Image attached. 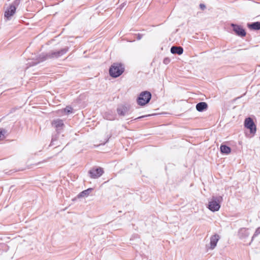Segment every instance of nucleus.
Returning <instances> with one entry per match:
<instances>
[{"instance_id":"f257e3e1","label":"nucleus","mask_w":260,"mask_h":260,"mask_svg":"<svg viewBox=\"0 0 260 260\" xmlns=\"http://www.w3.org/2000/svg\"><path fill=\"white\" fill-rule=\"evenodd\" d=\"M124 71L122 64L120 63H113L109 69V74L112 77L116 78L120 76Z\"/></svg>"},{"instance_id":"f03ea898","label":"nucleus","mask_w":260,"mask_h":260,"mask_svg":"<svg viewBox=\"0 0 260 260\" xmlns=\"http://www.w3.org/2000/svg\"><path fill=\"white\" fill-rule=\"evenodd\" d=\"M151 98V94L150 92L145 91L142 92L137 99V103L140 106H145L149 103Z\"/></svg>"},{"instance_id":"7ed1b4c3","label":"nucleus","mask_w":260,"mask_h":260,"mask_svg":"<svg viewBox=\"0 0 260 260\" xmlns=\"http://www.w3.org/2000/svg\"><path fill=\"white\" fill-rule=\"evenodd\" d=\"M244 126L249 129L251 136H253L256 132V126L250 117L246 118L244 121Z\"/></svg>"},{"instance_id":"20e7f679","label":"nucleus","mask_w":260,"mask_h":260,"mask_svg":"<svg viewBox=\"0 0 260 260\" xmlns=\"http://www.w3.org/2000/svg\"><path fill=\"white\" fill-rule=\"evenodd\" d=\"M104 172L103 169L99 167L92 168L89 171V173L91 178L95 179L101 177L103 174Z\"/></svg>"},{"instance_id":"39448f33","label":"nucleus","mask_w":260,"mask_h":260,"mask_svg":"<svg viewBox=\"0 0 260 260\" xmlns=\"http://www.w3.org/2000/svg\"><path fill=\"white\" fill-rule=\"evenodd\" d=\"M220 202L219 200H216L215 199H212L209 202L208 208L213 212L218 211L220 207Z\"/></svg>"},{"instance_id":"423d86ee","label":"nucleus","mask_w":260,"mask_h":260,"mask_svg":"<svg viewBox=\"0 0 260 260\" xmlns=\"http://www.w3.org/2000/svg\"><path fill=\"white\" fill-rule=\"evenodd\" d=\"M231 25L233 27V30L237 35L241 37H243L246 36V32L242 26L234 24H232Z\"/></svg>"},{"instance_id":"0eeeda50","label":"nucleus","mask_w":260,"mask_h":260,"mask_svg":"<svg viewBox=\"0 0 260 260\" xmlns=\"http://www.w3.org/2000/svg\"><path fill=\"white\" fill-rule=\"evenodd\" d=\"M16 7L14 5H10L9 8L7 9L5 12L4 16L7 19H10L11 17L13 16L16 12Z\"/></svg>"},{"instance_id":"6e6552de","label":"nucleus","mask_w":260,"mask_h":260,"mask_svg":"<svg viewBox=\"0 0 260 260\" xmlns=\"http://www.w3.org/2000/svg\"><path fill=\"white\" fill-rule=\"evenodd\" d=\"M219 239V236L217 234H215L210 238V247L212 249H214Z\"/></svg>"},{"instance_id":"1a4fd4ad","label":"nucleus","mask_w":260,"mask_h":260,"mask_svg":"<svg viewBox=\"0 0 260 260\" xmlns=\"http://www.w3.org/2000/svg\"><path fill=\"white\" fill-rule=\"evenodd\" d=\"M208 108V105L205 102H200L197 104L196 109L199 112L205 110Z\"/></svg>"},{"instance_id":"9d476101","label":"nucleus","mask_w":260,"mask_h":260,"mask_svg":"<svg viewBox=\"0 0 260 260\" xmlns=\"http://www.w3.org/2000/svg\"><path fill=\"white\" fill-rule=\"evenodd\" d=\"M171 52L173 54L181 55L183 52V49L181 47L173 46L171 49Z\"/></svg>"},{"instance_id":"9b49d317","label":"nucleus","mask_w":260,"mask_h":260,"mask_svg":"<svg viewBox=\"0 0 260 260\" xmlns=\"http://www.w3.org/2000/svg\"><path fill=\"white\" fill-rule=\"evenodd\" d=\"M118 114L120 116H124L127 111V108L125 106H121L117 108Z\"/></svg>"},{"instance_id":"f8f14e48","label":"nucleus","mask_w":260,"mask_h":260,"mask_svg":"<svg viewBox=\"0 0 260 260\" xmlns=\"http://www.w3.org/2000/svg\"><path fill=\"white\" fill-rule=\"evenodd\" d=\"M249 28L254 30L260 29V22H256L248 25Z\"/></svg>"},{"instance_id":"ddd939ff","label":"nucleus","mask_w":260,"mask_h":260,"mask_svg":"<svg viewBox=\"0 0 260 260\" xmlns=\"http://www.w3.org/2000/svg\"><path fill=\"white\" fill-rule=\"evenodd\" d=\"M220 148L222 153L229 154L231 151L230 147L226 145H221Z\"/></svg>"},{"instance_id":"4468645a","label":"nucleus","mask_w":260,"mask_h":260,"mask_svg":"<svg viewBox=\"0 0 260 260\" xmlns=\"http://www.w3.org/2000/svg\"><path fill=\"white\" fill-rule=\"evenodd\" d=\"M52 124L56 128L61 127L63 125L62 120L60 119H57L56 120H54L52 122Z\"/></svg>"},{"instance_id":"2eb2a0df","label":"nucleus","mask_w":260,"mask_h":260,"mask_svg":"<svg viewBox=\"0 0 260 260\" xmlns=\"http://www.w3.org/2000/svg\"><path fill=\"white\" fill-rule=\"evenodd\" d=\"M92 190V188H88L86 190H85L83 191H82L79 195V197H87L89 193L90 192V191Z\"/></svg>"},{"instance_id":"dca6fc26","label":"nucleus","mask_w":260,"mask_h":260,"mask_svg":"<svg viewBox=\"0 0 260 260\" xmlns=\"http://www.w3.org/2000/svg\"><path fill=\"white\" fill-rule=\"evenodd\" d=\"M60 55V52H54L49 54H47L46 56L44 58V59H46L47 58H51L54 57H58Z\"/></svg>"},{"instance_id":"f3484780","label":"nucleus","mask_w":260,"mask_h":260,"mask_svg":"<svg viewBox=\"0 0 260 260\" xmlns=\"http://www.w3.org/2000/svg\"><path fill=\"white\" fill-rule=\"evenodd\" d=\"M73 109L70 106H67L64 109H62L61 111L65 114H69L70 113H71L72 112Z\"/></svg>"},{"instance_id":"a211bd4d","label":"nucleus","mask_w":260,"mask_h":260,"mask_svg":"<svg viewBox=\"0 0 260 260\" xmlns=\"http://www.w3.org/2000/svg\"><path fill=\"white\" fill-rule=\"evenodd\" d=\"M6 131L3 128H0V141L3 140L5 138V134Z\"/></svg>"},{"instance_id":"6ab92c4d","label":"nucleus","mask_w":260,"mask_h":260,"mask_svg":"<svg viewBox=\"0 0 260 260\" xmlns=\"http://www.w3.org/2000/svg\"><path fill=\"white\" fill-rule=\"evenodd\" d=\"M200 7L202 10H204L206 8V6L203 4H201L200 5Z\"/></svg>"},{"instance_id":"aec40b11","label":"nucleus","mask_w":260,"mask_h":260,"mask_svg":"<svg viewBox=\"0 0 260 260\" xmlns=\"http://www.w3.org/2000/svg\"><path fill=\"white\" fill-rule=\"evenodd\" d=\"M143 117L144 116H141V117H138V118H141Z\"/></svg>"}]
</instances>
